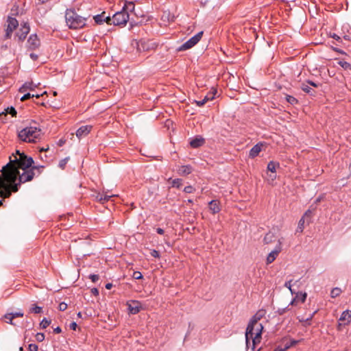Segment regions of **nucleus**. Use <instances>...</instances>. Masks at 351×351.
Segmentation results:
<instances>
[{
	"label": "nucleus",
	"mask_w": 351,
	"mask_h": 351,
	"mask_svg": "<svg viewBox=\"0 0 351 351\" xmlns=\"http://www.w3.org/2000/svg\"><path fill=\"white\" fill-rule=\"evenodd\" d=\"M145 45H136V47L133 45H129V48L126 49V51L129 50L130 51H133L134 49L136 51V53L141 52L142 50L145 51ZM149 48H147L146 50H148Z\"/></svg>",
	"instance_id": "nucleus-25"
},
{
	"label": "nucleus",
	"mask_w": 351,
	"mask_h": 351,
	"mask_svg": "<svg viewBox=\"0 0 351 351\" xmlns=\"http://www.w3.org/2000/svg\"><path fill=\"white\" fill-rule=\"evenodd\" d=\"M34 160L25 154L17 158L14 154L10 157V162L3 167L0 174V196L9 198L12 192L19 191L21 183L31 181L35 176L41 173L44 166H32Z\"/></svg>",
	"instance_id": "nucleus-1"
},
{
	"label": "nucleus",
	"mask_w": 351,
	"mask_h": 351,
	"mask_svg": "<svg viewBox=\"0 0 351 351\" xmlns=\"http://www.w3.org/2000/svg\"><path fill=\"white\" fill-rule=\"evenodd\" d=\"M34 97V94H31L29 93H25L21 98V100L22 101H25V100H27V99H29L30 98H33Z\"/></svg>",
	"instance_id": "nucleus-41"
},
{
	"label": "nucleus",
	"mask_w": 351,
	"mask_h": 351,
	"mask_svg": "<svg viewBox=\"0 0 351 351\" xmlns=\"http://www.w3.org/2000/svg\"><path fill=\"white\" fill-rule=\"evenodd\" d=\"M296 295H299L298 301H300L302 303H304L306 299L307 294L306 293L298 292L296 293Z\"/></svg>",
	"instance_id": "nucleus-36"
},
{
	"label": "nucleus",
	"mask_w": 351,
	"mask_h": 351,
	"mask_svg": "<svg viewBox=\"0 0 351 351\" xmlns=\"http://www.w3.org/2000/svg\"><path fill=\"white\" fill-rule=\"evenodd\" d=\"M204 143V138L199 136H197L190 141V145L193 148H198L202 146Z\"/></svg>",
	"instance_id": "nucleus-17"
},
{
	"label": "nucleus",
	"mask_w": 351,
	"mask_h": 351,
	"mask_svg": "<svg viewBox=\"0 0 351 351\" xmlns=\"http://www.w3.org/2000/svg\"><path fill=\"white\" fill-rule=\"evenodd\" d=\"M51 324V320L47 319V318H43L41 322L40 323V326L41 328L45 329L49 326Z\"/></svg>",
	"instance_id": "nucleus-34"
},
{
	"label": "nucleus",
	"mask_w": 351,
	"mask_h": 351,
	"mask_svg": "<svg viewBox=\"0 0 351 351\" xmlns=\"http://www.w3.org/2000/svg\"><path fill=\"white\" fill-rule=\"evenodd\" d=\"M10 314H12V315H13V319L16 318V317H23V313L21 312V311H19V312H16V313H10Z\"/></svg>",
	"instance_id": "nucleus-51"
},
{
	"label": "nucleus",
	"mask_w": 351,
	"mask_h": 351,
	"mask_svg": "<svg viewBox=\"0 0 351 351\" xmlns=\"http://www.w3.org/2000/svg\"><path fill=\"white\" fill-rule=\"evenodd\" d=\"M213 99H214L213 96L209 97L208 95H206L202 100L197 101L196 104L198 106L201 107L204 106L208 100H212Z\"/></svg>",
	"instance_id": "nucleus-29"
},
{
	"label": "nucleus",
	"mask_w": 351,
	"mask_h": 351,
	"mask_svg": "<svg viewBox=\"0 0 351 351\" xmlns=\"http://www.w3.org/2000/svg\"><path fill=\"white\" fill-rule=\"evenodd\" d=\"M3 318L5 319V322L8 323V324H10L12 325H14V324L12 322V320L14 319H13V315H12V314L10 313H6L4 316H3Z\"/></svg>",
	"instance_id": "nucleus-35"
},
{
	"label": "nucleus",
	"mask_w": 351,
	"mask_h": 351,
	"mask_svg": "<svg viewBox=\"0 0 351 351\" xmlns=\"http://www.w3.org/2000/svg\"><path fill=\"white\" fill-rule=\"evenodd\" d=\"M282 242L281 239H278V243L276 245L274 250H272L267 256V265L272 263L276 260L280 252L282 251Z\"/></svg>",
	"instance_id": "nucleus-7"
},
{
	"label": "nucleus",
	"mask_w": 351,
	"mask_h": 351,
	"mask_svg": "<svg viewBox=\"0 0 351 351\" xmlns=\"http://www.w3.org/2000/svg\"><path fill=\"white\" fill-rule=\"evenodd\" d=\"M18 138L25 143H36L40 138L41 130L36 126H27L18 131Z\"/></svg>",
	"instance_id": "nucleus-2"
},
{
	"label": "nucleus",
	"mask_w": 351,
	"mask_h": 351,
	"mask_svg": "<svg viewBox=\"0 0 351 351\" xmlns=\"http://www.w3.org/2000/svg\"><path fill=\"white\" fill-rule=\"evenodd\" d=\"M28 350L29 351H38V347L36 344H34V343H30L29 346H28Z\"/></svg>",
	"instance_id": "nucleus-46"
},
{
	"label": "nucleus",
	"mask_w": 351,
	"mask_h": 351,
	"mask_svg": "<svg viewBox=\"0 0 351 351\" xmlns=\"http://www.w3.org/2000/svg\"><path fill=\"white\" fill-rule=\"evenodd\" d=\"M95 199H96V201H97L98 202H99V203H101V204H104V202H103V194L98 193V194L95 196Z\"/></svg>",
	"instance_id": "nucleus-49"
},
{
	"label": "nucleus",
	"mask_w": 351,
	"mask_h": 351,
	"mask_svg": "<svg viewBox=\"0 0 351 351\" xmlns=\"http://www.w3.org/2000/svg\"><path fill=\"white\" fill-rule=\"evenodd\" d=\"M330 37L333 38L338 42H342L341 36H339L337 34L333 33L332 34H330Z\"/></svg>",
	"instance_id": "nucleus-50"
},
{
	"label": "nucleus",
	"mask_w": 351,
	"mask_h": 351,
	"mask_svg": "<svg viewBox=\"0 0 351 351\" xmlns=\"http://www.w3.org/2000/svg\"><path fill=\"white\" fill-rule=\"evenodd\" d=\"M317 313V311H314L313 313H311L308 317L306 318H304L303 317H301V316H298L297 317V319H298V321L302 324V326H308L311 324V320L313 318L315 314Z\"/></svg>",
	"instance_id": "nucleus-16"
},
{
	"label": "nucleus",
	"mask_w": 351,
	"mask_h": 351,
	"mask_svg": "<svg viewBox=\"0 0 351 351\" xmlns=\"http://www.w3.org/2000/svg\"><path fill=\"white\" fill-rule=\"evenodd\" d=\"M194 45H180L178 48L176 49V51H183L186 49H189L193 47Z\"/></svg>",
	"instance_id": "nucleus-40"
},
{
	"label": "nucleus",
	"mask_w": 351,
	"mask_h": 351,
	"mask_svg": "<svg viewBox=\"0 0 351 351\" xmlns=\"http://www.w3.org/2000/svg\"><path fill=\"white\" fill-rule=\"evenodd\" d=\"M113 195H103V202L104 204L110 199L111 197H112Z\"/></svg>",
	"instance_id": "nucleus-53"
},
{
	"label": "nucleus",
	"mask_w": 351,
	"mask_h": 351,
	"mask_svg": "<svg viewBox=\"0 0 351 351\" xmlns=\"http://www.w3.org/2000/svg\"><path fill=\"white\" fill-rule=\"evenodd\" d=\"M254 326H255L253 328L254 335H252V336L250 335V339H252V349H254L255 346L261 342L262 338V332L263 330V326L261 324H254Z\"/></svg>",
	"instance_id": "nucleus-6"
},
{
	"label": "nucleus",
	"mask_w": 351,
	"mask_h": 351,
	"mask_svg": "<svg viewBox=\"0 0 351 351\" xmlns=\"http://www.w3.org/2000/svg\"><path fill=\"white\" fill-rule=\"evenodd\" d=\"M279 167H280V165L278 162L270 161L268 163L267 169L269 171L271 172V174L269 176L271 181H274L276 179V176L274 173H276V168Z\"/></svg>",
	"instance_id": "nucleus-12"
},
{
	"label": "nucleus",
	"mask_w": 351,
	"mask_h": 351,
	"mask_svg": "<svg viewBox=\"0 0 351 351\" xmlns=\"http://www.w3.org/2000/svg\"><path fill=\"white\" fill-rule=\"evenodd\" d=\"M208 205L210 210L213 214L218 213L221 210L219 202L217 199L211 200Z\"/></svg>",
	"instance_id": "nucleus-19"
},
{
	"label": "nucleus",
	"mask_w": 351,
	"mask_h": 351,
	"mask_svg": "<svg viewBox=\"0 0 351 351\" xmlns=\"http://www.w3.org/2000/svg\"><path fill=\"white\" fill-rule=\"evenodd\" d=\"M263 143H257L250 151L249 157L254 158L256 157L261 151Z\"/></svg>",
	"instance_id": "nucleus-18"
},
{
	"label": "nucleus",
	"mask_w": 351,
	"mask_h": 351,
	"mask_svg": "<svg viewBox=\"0 0 351 351\" xmlns=\"http://www.w3.org/2000/svg\"><path fill=\"white\" fill-rule=\"evenodd\" d=\"M53 332L56 333V334H59L62 332V329L60 327L58 326L56 328H55L53 329Z\"/></svg>",
	"instance_id": "nucleus-60"
},
{
	"label": "nucleus",
	"mask_w": 351,
	"mask_h": 351,
	"mask_svg": "<svg viewBox=\"0 0 351 351\" xmlns=\"http://www.w3.org/2000/svg\"><path fill=\"white\" fill-rule=\"evenodd\" d=\"M299 342L298 340H295V339H291L290 341H289V343L290 345L292 346H295L296 344H298Z\"/></svg>",
	"instance_id": "nucleus-59"
},
{
	"label": "nucleus",
	"mask_w": 351,
	"mask_h": 351,
	"mask_svg": "<svg viewBox=\"0 0 351 351\" xmlns=\"http://www.w3.org/2000/svg\"><path fill=\"white\" fill-rule=\"evenodd\" d=\"M129 313L136 315L142 309L141 303L135 300L128 301L126 303Z\"/></svg>",
	"instance_id": "nucleus-8"
},
{
	"label": "nucleus",
	"mask_w": 351,
	"mask_h": 351,
	"mask_svg": "<svg viewBox=\"0 0 351 351\" xmlns=\"http://www.w3.org/2000/svg\"><path fill=\"white\" fill-rule=\"evenodd\" d=\"M45 335L44 333L43 332H38L36 335V339L37 341L38 342H42L45 340Z\"/></svg>",
	"instance_id": "nucleus-39"
},
{
	"label": "nucleus",
	"mask_w": 351,
	"mask_h": 351,
	"mask_svg": "<svg viewBox=\"0 0 351 351\" xmlns=\"http://www.w3.org/2000/svg\"><path fill=\"white\" fill-rule=\"evenodd\" d=\"M125 5L121 11L116 12L112 17L108 18L110 25L123 26L125 25L129 21V14Z\"/></svg>",
	"instance_id": "nucleus-4"
},
{
	"label": "nucleus",
	"mask_w": 351,
	"mask_h": 351,
	"mask_svg": "<svg viewBox=\"0 0 351 351\" xmlns=\"http://www.w3.org/2000/svg\"><path fill=\"white\" fill-rule=\"evenodd\" d=\"M67 308V304L62 302L59 304L58 309L60 311H64Z\"/></svg>",
	"instance_id": "nucleus-45"
},
{
	"label": "nucleus",
	"mask_w": 351,
	"mask_h": 351,
	"mask_svg": "<svg viewBox=\"0 0 351 351\" xmlns=\"http://www.w3.org/2000/svg\"><path fill=\"white\" fill-rule=\"evenodd\" d=\"M29 32V27L27 23L21 24V27L16 34L18 37V42H23Z\"/></svg>",
	"instance_id": "nucleus-11"
},
{
	"label": "nucleus",
	"mask_w": 351,
	"mask_h": 351,
	"mask_svg": "<svg viewBox=\"0 0 351 351\" xmlns=\"http://www.w3.org/2000/svg\"><path fill=\"white\" fill-rule=\"evenodd\" d=\"M89 278L93 282H96L99 279V276L97 274H90Z\"/></svg>",
	"instance_id": "nucleus-47"
},
{
	"label": "nucleus",
	"mask_w": 351,
	"mask_h": 351,
	"mask_svg": "<svg viewBox=\"0 0 351 351\" xmlns=\"http://www.w3.org/2000/svg\"><path fill=\"white\" fill-rule=\"evenodd\" d=\"M38 41V38L36 34H31L27 40V44H36Z\"/></svg>",
	"instance_id": "nucleus-30"
},
{
	"label": "nucleus",
	"mask_w": 351,
	"mask_h": 351,
	"mask_svg": "<svg viewBox=\"0 0 351 351\" xmlns=\"http://www.w3.org/2000/svg\"><path fill=\"white\" fill-rule=\"evenodd\" d=\"M174 15L171 14L169 11H164L161 16V20L163 23H169L174 21Z\"/></svg>",
	"instance_id": "nucleus-20"
},
{
	"label": "nucleus",
	"mask_w": 351,
	"mask_h": 351,
	"mask_svg": "<svg viewBox=\"0 0 351 351\" xmlns=\"http://www.w3.org/2000/svg\"><path fill=\"white\" fill-rule=\"evenodd\" d=\"M7 23H8V25H7V27L5 29V36L6 38H10L13 30L15 29L18 27L19 23H18V21L15 18H13V17H8Z\"/></svg>",
	"instance_id": "nucleus-9"
},
{
	"label": "nucleus",
	"mask_w": 351,
	"mask_h": 351,
	"mask_svg": "<svg viewBox=\"0 0 351 351\" xmlns=\"http://www.w3.org/2000/svg\"><path fill=\"white\" fill-rule=\"evenodd\" d=\"M77 327V325L75 322H73L70 324V326H69L70 329H71L73 330H75Z\"/></svg>",
	"instance_id": "nucleus-55"
},
{
	"label": "nucleus",
	"mask_w": 351,
	"mask_h": 351,
	"mask_svg": "<svg viewBox=\"0 0 351 351\" xmlns=\"http://www.w3.org/2000/svg\"><path fill=\"white\" fill-rule=\"evenodd\" d=\"M286 100L287 102H289L291 105H295L298 104V101L296 98L291 95H286Z\"/></svg>",
	"instance_id": "nucleus-33"
},
{
	"label": "nucleus",
	"mask_w": 351,
	"mask_h": 351,
	"mask_svg": "<svg viewBox=\"0 0 351 351\" xmlns=\"http://www.w3.org/2000/svg\"><path fill=\"white\" fill-rule=\"evenodd\" d=\"M132 277L134 279L140 280V279L143 278V275H142V274L140 271H134Z\"/></svg>",
	"instance_id": "nucleus-42"
},
{
	"label": "nucleus",
	"mask_w": 351,
	"mask_h": 351,
	"mask_svg": "<svg viewBox=\"0 0 351 351\" xmlns=\"http://www.w3.org/2000/svg\"><path fill=\"white\" fill-rule=\"evenodd\" d=\"M291 347V346L290 345L289 342H287L285 344V346H284V350H287L288 349H289Z\"/></svg>",
	"instance_id": "nucleus-62"
},
{
	"label": "nucleus",
	"mask_w": 351,
	"mask_h": 351,
	"mask_svg": "<svg viewBox=\"0 0 351 351\" xmlns=\"http://www.w3.org/2000/svg\"><path fill=\"white\" fill-rule=\"evenodd\" d=\"M324 195H322L319 196V197L316 199V200H315V203H319V202H320L324 199Z\"/></svg>",
	"instance_id": "nucleus-63"
},
{
	"label": "nucleus",
	"mask_w": 351,
	"mask_h": 351,
	"mask_svg": "<svg viewBox=\"0 0 351 351\" xmlns=\"http://www.w3.org/2000/svg\"><path fill=\"white\" fill-rule=\"evenodd\" d=\"M301 89L305 92L306 93H308L310 95L314 96L316 93L315 90L311 88L308 84L302 83L300 86Z\"/></svg>",
	"instance_id": "nucleus-24"
},
{
	"label": "nucleus",
	"mask_w": 351,
	"mask_h": 351,
	"mask_svg": "<svg viewBox=\"0 0 351 351\" xmlns=\"http://www.w3.org/2000/svg\"><path fill=\"white\" fill-rule=\"evenodd\" d=\"M43 308L41 306H38L36 304H32L31 308L29 309L30 313H33L35 314H39L42 313Z\"/></svg>",
	"instance_id": "nucleus-26"
},
{
	"label": "nucleus",
	"mask_w": 351,
	"mask_h": 351,
	"mask_svg": "<svg viewBox=\"0 0 351 351\" xmlns=\"http://www.w3.org/2000/svg\"><path fill=\"white\" fill-rule=\"evenodd\" d=\"M306 83H307L308 84H310L311 86H313L316 87V88L319 86V84H316V83H315L314 82L311 81V80H308V81H306Z\"/></svg>",
	"instance_id": "nucleus-58"
},
{
	"label": "nucleus",
	"mask_w": 351,
	"mask_h": 351,
	"mask_svg": "<svg viewBox=\"0 0 351 351\" xmlns=\"http://www.w3.org/2000/svg\"><path fill=\"white\" fill-rule=\"evenodd\" d=\"M204 32L201 31L197 33L195 35L190 38L189 39L184 41V40H182V42H184L183 44H197V43L200 40L203 36Z\"/></svg>",
	"instance_id": "nucleus-15"
},
{
	"label": "nucleus",
	"mask_w": 351,
	"mask_h": 351,
	"mask_svg": "<svg viewBox=\"0 0 351 351\" xmlns=\"http://www.w3.org/2000/svg\"><path fill=\"white\" fill-rule=\"evenodd\" d=\"M289 309V306L283 308H279L278 313L279 315H282L285 313Z\"/></svg>",
	"instance_id": "nucleus-52"
},
{
	"label": "nucleus",
	"mask_w": 351,
	"mask_h": 351,
	"mask_svg": "<svg viewBox=\"0 0 351 351\" xmlns=\"http://www.w3.org/2000/svg\"><path fill=\"white\" fill-rule=\"evenodd\" d=\"M87 18L81 16L73 9H67L65 12V21L70 29H77L86 25Z\"/></svg>",
	"instance_id": "nucleus-3"
},
{
	"label": "nucleus",
	"mask_w": 351,
	"mask_h": 351,
	"mask_svg": "<svg viewBox=\"0 0 351 351\" xmlns=\"http://www.w3.org/2000/svg\"><path fill=\"white\" fill-rule=\"evenodd\" d=\"M92 129L90 125H82L76 131V136L77 138H81L86 136L89 134Z\"/></svg>",
	"instance_id": "nucleus-13"
},
{
	"label": "nucleus",
	"mask_w": 351,
	"mask_h": 351,
	"mask_svg": "<svg viewBox=\"0 0 351 351\" xmlns=\"http://www.w3.org/2000/svg\"><path fill=\"white\" fill-rule=\"evenodd\" d=\"M292 280H290L287 282H286L285 283V287H287V289H289L291 293V294H294L295 292L293 291V289H291V287H292Z\"/></svg>",
	"instance_id": "nucleus-43"
},
{
	"label": "nucleus",
	"mask_w": 351,
	"mask_h": 351,
	"mask_svg": "<svg viewBox=\"0 0 351 351\" xmlns=\"http://www.w3.org/2000/svg\"><path fill=\"white\" fill-rule=\"evenodd\" d=\"M29 56L33 60H36L38 58V55L35 53H30Z\"/></svg>",
	"instance_id": "nucleus-57"
},
{
	"label": "nucleus",
	"mask_w": 351,
	"mask_h": 351,
	"mask_svg": "<svg viewBox=\"0 0 351 351\" xmlns=\"http://www.w3.org/2000/svg\"><path fill=\"white\" fill-rule=\"evenodd\" d=\"M192 172V167L190 165H183L178 169V173L181 176H186Z\"/></svg>",
	"instance_id": "nucleus-23"
},
{
	"label": "nucleus",
	"mask_w": 351,
	"mask_h": 351,
	"mask_svg": "<svg viewBox=\"0 0 351 351\" xmlns=\"http://www.w3.org/2000/svg\"><path fill=\"white\" fill-rule=\"evenodd\" d=\"M277 239V237L272 232L267 233L264 237L263 241L265 244H269L274 242Z\"/></svg>",
	"instance_id": "nucleus-21"
},
{
	"label": "nucleus",
	"mask_w": 351,
	"mask_h": 351,
	"mask_svg": "<svg viewBox=\"0 0 351 351\" xmlns=\"http://www.w3.org/2000/svg\"><path fill=\"white\" fill-rule=\"evenodd\" d=\"M262 316H263V315L261 314V311H258L254 316H252V317L251 318V319L250 320V322L247 324L246 331H245V343H246L247 347L248 346V344L250 343V335L252 336V335H254L253 328L255 326L254 324H259L258 321L261 319Z\"/></svg>",
	"instance_id": "nucleus-5"
},
{
	"label": "nucleus",
	"mask_w": 351,
	"mask_h": 351,
	"mask_svg": "<svg viewBox=\"0 0 351 351\" xmlns=\"http://www.w3.org/2000/svg\"><path fill=\"white\" fill-rule=\"evenodd\" d=\"M156 232L159 234H163L165 231L163 229L160 228H156Z\"/></svg>",
	"instance_id": "nucleus-61"
},
{
	"label": "nucleus",
	"mask_w": 351,
	"mask_h": 351,
	"mask_svg": "<svg viewBox=\"0 0 351 351\" xmlns=\"http://www.w3.org/2000/svg\"><path fill=\"white\" fill-rule=\"evenodd\" d=\"M3 114H10L12 115V117H14L16 116L17 112L14 107L11 106V107L7 108L5 110V112H3Z\"/></svg>",
	"instance_id": "nucleus-27"
},
{
	"label": "nucleus",
	"mask_w": 351,
	"mask_h": 351,
	"mask_svg": "<svg viewBox=\"0 0 351 351\" xmlns=\"http://www.w3.org/2000/svg\"><path fill=\"white\" fill-rule=\"evenodd\" d=\"M339 64L344 69H351V64L346 61H339Z\"/></svg>",
	"instance_id": "nucleus-37"
},
{
	"label": "nucleus",
	"mask_w": 351,
	"mask_h": 351,
	"mask_svg": "<svg viewBox=\"0 0 351 351\" xmlns=\"http://www.w3.org/2000/svg\"><path fill=\"white\" fill-rule=\"evenodd\" d=\"M108 18H110L109 16H106V12H103L100 14H97L93 16L95 22L97 24H102L104 22H106L108 25H110V21H108Z\"/></svg>",
	"instance_id": "nucleus-14"
},
{
	"label": "nucleus",
	"mask_w": 351,
	"mask_h": 351,
	"mask_svg": "<svg viewBox=\"0 0 351 351\" xmlns=\"http://www.w3.org/2000/svg\"><path fill=\"white\" fill-rule=\"evenodd\" d=\"M69 160V158L67 157V158H65L64 159H62L60 162H59V164H58V167L62 169H64L66 163L68 162V160Z\"/></svg>",
	"instance_id": "nucleus-38"
},
{
	"label": "nucleus",
	"mask_w": 351,
	"mask_h": 351,
	"mask_svg": "<svg viewBox=\"0 0 351 351\" xmlns=\"http://www.w3.org/2000/svg\"><path fill=\"white\" fill-rule=\"evenodd\" d=\"M184 191L186 193H192L195 191V189L192 186L189 185L184 187Z\"/></svg>",
	"instance_id": "nucleus-44"
},
{
	"label": "nucleus",
	"mask_w": 351,
	"mask_h": 351,
	"mask_svg": "<svg viewBox=\"0 0 351 351\" xmlns=\"http://www.w3.org/2000/svg\"><path fill=\"white\" fill-rule=\"evenodd\" d=\"M182 180L180 178H176V179L172 180L171 186L179 189L182 185Z\"/></svg>",
	"instance_id": "nucleus-31"
},
{
	"label": "nucleus",
	"mask_w": 351,
	"mask_h": 351,
	"mask_svg": "<svg viewBox=\"0 0 351 351\" xmlns=\"http://www.w3.org/2000/svg\"><path fill=\"white\" fill-rule=\"evenodd\" d=\"M299 300V295H295V297L291 300L289 305H296L297 302Z\"/></svg>",
	"instance_id": "nucleus-54"
},
{
	"label": "nucleus",
	"mask_w": 351,
	"mask_h": 351,
	"mask_svg": "<svg viewBox=\"0 0 351 351\" xmlns=\"http://www.w3.org/2000/svg\"><path fill=\"white\" fill-rule=\"evenodd\" d=\"M90 292L93 295L97 296L99 295V290L97 288H93L90 290Z\"/></svg>",
	"instance_id": "nucleus-56"
},
{
	"label": "nucleus",
	"mask_w": 351,
	"mask_h": 351,
	"mask_svg": "<svg viewBox=\"0 0 351 351\" xmlns=\"http://www.w3.org/2000/svg\"><path fill=\"white\" fill-rule=\"evenodd\" d=\"M351 322V311H344L339 319L338 329L341 330L342 326H346Z\"/></svg>",
	"instance_id": "nucleus-10"
},
{
	"label": "nucleus",
	"mask_w": 351,
	"mask_h": 351,
	"mask_svg": "<svg viewBox=\"0 0 351 351\" xmlns=\"http://www.w3.org/2000/svg\"><path fill=\"white\" fill-rule=\"evenodd\" d=\"M304 217H302L298 222L297 232H302L304 230Z\"/></svg>",
	"instance_id": "nucleus-32"
},
{
	"label": "nucleus",
	"mask_w": 351,
	"mask_h": 351,
	"mask_svg": "<svg viewBox=\"0 0 351 351\" xmlns=\"http://www.w3.org/2000/svg\"><path fill=\"white\" fill-rule=\"evenodd\" d=\"M341 289L339 287H335L331 290L330 296H331V298H337V296H339L341 294Z\"/></svg>",
	"instance_id": "nucleus-28"
},
{
	"label": "nucleus",
	"mask_w": 351,
	"mask_h": 351,
	"mask_svg": "<svg viewBox=\"0 0 351 351\" xmlns=\"http://www.w3.org/2000/svg\"><path fill=\"white\" fill-rule=\"evenodd\" d=\"M36 87V85L34 84L32 82H25L20 88V93H25L27 90H32Z\"/></svg>",
	"instance_id": "nucleus-22"
},
{
	"label": "nucleus",
	"mask_w": 351,
	"mask_h": 351,
	"mask_svg": "<svg viewBox=\"0 0 351 351\" xmlns=\"http://www.w3.org/2000/svg\"><path fill=\"white\" fill-rule=\"evenodd\" d=\"M150 254L152 256L154 257V258H159L160 257V254L158 252V251L156 250H152L151 252H150Z\"/></svg>",
	"instance_id": "nucleus-48"
},
{
	"label": "nucleus",
	"mask_w": 351,
	"mask_h": 351,
	"mask_svg": "<svg viewBox=\"0 0 351 351\" xmlns=\"http://www.w3.org/2000/svg\"><path fill=\"white\" fill-rule=\"evenodd\" d=\"M274 351H286V350H284V347H281V346H278L275 348Z\"/></svg>",
	"instance_id": "nucleus-64"
}]
</instances>
